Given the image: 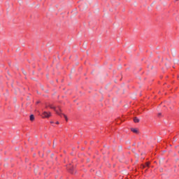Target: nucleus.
<instances>
[{
	"label": "nucleus",
	"instance_id": "nucleus-2",
	"mask_svg": "<svg viewBox=\"0 0 179 179\" xmlns=\"http://www.w3.org/2000/svg\"><path fill=\"white\" fill-rule=\"evenodd\" d=\"M50 117H51V113L47 112V111L43 112V118H50Z\"/></svg>",
	"mask_w": 179,
	"mask_h": 179
},
{
	"label": "nucleus",
	"instance_id": "nucleus-4",
	"mask_svg": "<svg viewBox=\"0 0 179 179\" xmlns=\"http://www.w3.org/2000/svg\"><path fill=\"white\" fill-rule=\"evenodd\" d=\"M131 132H134V134H138V129H136L131 128Z\"/></svg>",
	"mask_w": 179,
	"mask_h": 179
},
{
	"label": "nucleus",
	"instance_id": "nucleus-3",
	"mask_svg": "<svg viewBox=\"0 0 179 179\" xmlns=\"http://www.w3.org/2000/svg\"><path fill=\"white\" fill-rule=\"evenodd\" d=\"M150 166V162H146L145 165L142 164L141 167L142 169H145V167H149Z\"/></svg>",
	"mask_w": 179,
	"mask_h": 179
},
{
	"label": "nucleus",
	"instance_id": "nucleus-5",
	"mask_svg": "<svg viewBox=\"0 0 179 179\" xmlns=\"http://www.w3.org/2000/svg\"><path fill=\"white\" fill-rule=\"evenodd\" d=\"M69 173H71V174H73V167H71L69 169Z\"/></svg>",
	"mask_w": 179,
	"mask_h": 179
},
{
	"label": "nucleus",
	"instance_id": "nucleus-9",
	"mask_svg": "<svg viewBox=\"0 0 179 179\" xmlns=\"http://www.w3.org/2000/svg\"><path fill=\"white\" fill-rule=\"evenodd\" d=\"M176 1H178V0H176Z\"/></svg>",
	"mask_w": 179,
	"mask_h": 179
},
{
	"label": "nucleus",
	"instance_id": "nucleus-8",
	"mask_svg": "<svg viewBox=\"0 0 179 179\" xmlns=\"http://www.w3.org/2000/svg\"><path fill=\"white\" fill-rule=\"evenodd\" d=\"M56 124H59V122H57Z\"/></svg>",
	"mask_w": 179,
	"mask_h": 179
},
{
	"label": "nucleus",
	"instance_id": "nucleus-6",
	"mask_svg": "<svg viewBox=\"0 0 179 179\" xmlns=\"http://www.w3.org/2000/svg\"><path fill=\"white\" fill-rule=\"evenodd\" d=\"M29 118H30V121H34V115H31Z\"/></svg>",
	"mask_w": 179,
	"mask_h": 179
},
{
	"label": "nucleus",
	"instance_id": "nucleus-7",
	"mask_svg": "<svg viewBox=\"0 0 179 179\" xmlns=\"http://www.w3.org/2000/svg\"><path fill=\"white\" fill-rule=\"evenodd\" d=\"M134 122L136 123H138V122H139V120L138 119V117H134Z\"/></svg>",
	"mask_w": 179,
	"mask_h": 179
},
{
	"label": "nucleus",
	"instance_id": "nucleus-1",
	"mask_svg": "<svg viewBox=\"0 0 179 179\" xmlns=\"http://www.w3.org/2000/svg\"><path fill=\"white\" fill-rule=\"evenodd\" d=\"M49 107L52 110H54V111H55V113H56V114H57V115H59L60 117H64V118H65L66 121H68V117H66L65 115V114L62 113L61 108L55 107L52 105H49Z\"/></svg>",
	"mask_w": 179,
	"mask_h": 179
}]
</instances>
